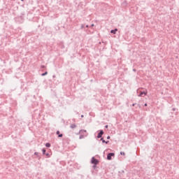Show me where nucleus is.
Masks as SVG:
<instances>
[{
    "mask_svg": "<svg viewBox=\"0 0 179 179\" xmlns=\"http://www.w3.org/2000/svg\"><path fill=\"white\" fill-rule=\"evenodd\" d=\"M57 135H59V138H62V134H59V131H57Z\"/></svg>",
    "mask_w": 179,
    "mask_h": 179,
    "instance_id": "obj_7",
    "label": "nucleus"
},
{
    "mask_svg": "<svg viewBox=\"0 0 179 179\" xmlns=\"http://www.w3.org/2000/svg\"><path fill=\"white\" fill-rule=\"evenodd\" d=\"M120 155H123V156H125V152H120Z\"/></svg>",
    "mask_w": 179,
    "mask_h": 179,
    "instance_id": "obj_11",
    "label": "nucleus"
},
{
    "mask_svg": "<svg viewBox=\"0 0 179 179\" xmlns=\"http://www.w3.org/2000/svg\"><path fill=\"white\" fill-rule=\"evenodd\" d=\"M81 117H83V115H82Z\"/></svg>",
    "mask_w": 179,
    "mask_h": 179,
    "instance_id": "obj_20",
    "label": "nucleus"
},
{
    "mask_svg": "<svg viewBox=\"0 0 179 179\" xmlns=\"http://www.w3.org/2000/svg\"><path fill=\"white\" fill-rule=\"evenodd\" d=\"M70 128H71L72 129H75V128H76V124H71Z\"/></svg>",
    "mask_w": 179,
    "mask_h": 179,
    "instance_id": "obj_4",
    "label": "nucleus"
},
{
    "mask_svg": "<svg viewBox=\"0 0 179 179\" xmlns=\"http://www.w3.org/2000/svg\"><path fill=\"white\" fill-rule=\"evenodd\" d=\"M21 1H24V0H21Z\"/></svg>",
    "mask_w": 179,
    "mask_h": 179,
    "instance_id": "obj_21",
    "label": "nucleus"
},
{
    "mask_svg": "<svg viewBox=\"0 0 179 179\" xmlns=\"http://www.w3.org/2000/svg\"><path fill=\"white\" fill-rule=\"evenodd\" d=\"M48 73L46 71L45 73H42V76H45V75H47Z\"/></svg>",
    "mask_w": 179,
    "mask_h": 179,
    "instance_id": "obj_9",
    "label": "nucleus"
},
{
    "mask_svg": "<svg viewBox=\"0 0 179 179\" xmlns=\"http://www.w3.org/2000/svg\"><path fill=\"white\" fill-rule=\"evenodd\" d=\"M46 156H48V154H46Z\"/></svg>",
    "mask_w": 179,
    "mask_h": 179,
    "instance_id": "obj_19",
    "label": "nucleus"
},
{
    "mask_svg": "<svg viewBox=\"0 0 179 179\" xmlns=\"http://www.w3.org/2000/svg\"><path fill=\"white\" fill-rule=\"evenodd\" d=\"M93 26H94V24H92V27H93Z\"/></svg>",
    "mask_w": 179,
    "mask_h": 179,
    "instance_id": "obj_15",
    "label": "nucleus"
},
{
    "mask_svg": "<svg viewBox=\"0 0 179 179\" xmlns=\"http://www.w3.org/2000/svg\"><path fill=\"white\" fill-rule=\"evenodd\" d=\"M145 107L148 106V103H145Z\"/></svg>",
    "mask_w": 179,
    "mask_h": 179,
    "instance_id": "obj_13",
    "label": "nucleus"
},
{
    "mask_svg": "<svg viewBox=\"0 0 179 179\" xmlns=\"http://www.w3.org/2000/svg\"><path fill=\"white\" fill-rule=\"evenodd\" d=\"M143 94H144V96H146V94H148V92H141V94H140V97H142L143 96Z\"/></svg>",
    "mask_w": 179,
    "mask_h": 179,
    "instance_id": "obj_5",
    "label": "nucleus"
},
{
    "mask_svg": "<svg viewBox=\"0 0 179 179\" xmlns=\"http://www.w3.org/2000/svg\"><path fill=\"white\" fill-rule=\"evenodd\" d=\"M45 146H46V148H50L51 146V144H50L49 143H47L45 144Z\"/></svg>",
    "mask_w": 179,
    "mask_h": 179,
    "instance_id": "obj_8",
    "label": "nucleus"
},
{
    "mask_svg": "<svg viewBox=\"0 0 179 179\" xmlns=\"http://www.w3.org/2000/svg\"><path fill=\"white\" fill-rule=\"evenodd\" d=\"M106 128H108V126H106Z\"/></svg>",
    "mask_w": 179,
    "mask_h": 179,
    "instance_id": "obj_17",
    "label": "nucleus"
},
{
    "mask_svg": "<svg viewBox=\"0 0 179 179\" xmlns=\"http://www.w3.org/2000/svg\"><path fill=\"white\" fill-rule=\"evenodd\" d=\"M91 163L92 164H99V161L97 159H96L94 157H92Z\"/></svg>",
    "mask_w": 179,
    "mask_h": 179,
    "instance_id": "obj_1",
    "label": "nucleus"
},
{
    "mask_svg": "<svg viewBox=\"0 0 179 179\" xmlns=\"http://www.w3.org/2000/svg\"><path fill=\"white\" fill-rule=\"evenodd\" d=\"M107 139H110V136H108L107 137Z\"/></svg>",
    "mask_w": 179,
    "mask_h": 179,
    "instance_id": "obj_14",
    "label": "nucleus"
},
{
    "mask_svg": "<svg viewBox=\"0 0 179 179\" xmlns=\"http://www.w3.org/2000/svg\"><path fill=\"white\" fill-rule=\"evenodd\" d=\"M35 155H37V152H35Z\"/></svg>",
    "mask_w": 179,
    "mask_h": 179,
    "instance_id": "obj_18",
    "label": "nucleus"
},
{
    "mask_svg": "<svg viewBox=\"0 0 179 179\" xmlns=\"http://www.w3.org/2000/svg\"><path fill=\"white\" fill-rule=\"evenodd\" d=\"M104 134V131H103V130H101L99 133V134H98V136H97V138H101V136H103V134Z\"/></svg>",
    "mask_w": 179,
    "mask_h": 179,
    "instance_id": "obj_3",
    "label": "nucleus"
},
{
    "mask_svg": "<svg viewBox=\"0 0 179 179\" xmlns=\"http://www.w3.org/2000/svg\"><path fill=\"white\" fill-rule=\"evenodd\" d=\"M116 31H118V29H115V30H111L110 33H113V34H115Z\"/></svg>",
    "mask_w": 179,
    "mask_h": 179,
    "instance_id": "obj_6",
    "label": "nucleus"
},
{
    "mask_svg": "<svg viewBox=\"0 0 179 179\" xmlns=\"http://www.w3.org/2000/svg\"><path fill=\"white\" fill-rule=\"evenodd\" d=\"M83 132H87L86 130H80V134H83Z\"/></svg>",
    "mask_w": 179,
    "mask_h": 179,
    "instance_id": "obj_10",
    "label": "nucleus"
},
{
    "mask_svg": "<svg viewBox=\"0 0 179 179\" xmlns=\"http://www.w3.org/2000/svg\"><path fill=\"white\" fill-rule=\"evenodd\" d=\"M102 142L104 143V142H106V141L103 140Z\"/></svg>",
    "mask_w": 179,
    "mask_h": 179,
    "instance_id": "obj_16",
    "label": "nucleus"
},
{
    "mask_svg": "<svg viewBox=\"0 0 179 179\" xmlns=\"http://www.w3.org/2000/svg\"><path fill=\"white\" fill-rule=\"evenodd\" d=\"M115 156V154L111 152V153H109L108 154V156H107V159L108 160H111V157H114Z\"/></svg>",
    "mask_w": 179,
    "mask_h": 179,
    "instance_id": "obj_2",
    "label": "nucleus"
},
{
    "mask_svg": "<svg viewBox=\"0 0 179 179\" xmlns=\"http://www.w3.org/2000/svg\"><path fill=\"white\" fill-rule=\"evenodd\" d=\"M43 155L45 154V149H43Z\"/></svg>",
    "mask_w": 179,
    "mask_h": 179,
    "instance_id": "obj_12",
    "label": "nucleus"
}]
</instances>
